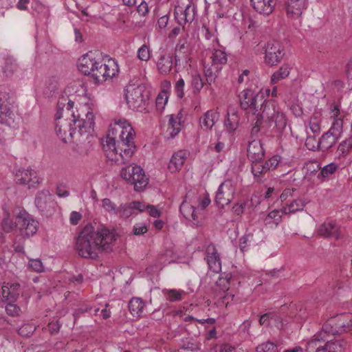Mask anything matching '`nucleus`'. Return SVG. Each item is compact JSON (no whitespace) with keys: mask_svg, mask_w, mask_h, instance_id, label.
Wrapping results in <instances>:
<instances>
[{"mask_svg":"<svg viewBox=\"0 0 352 352\" xmlns=\"http://www.w3.org/2000/svg\"><path fill=\"white\" fill-rule=\"evenodd\" d=\"M239 97L241 108L243 110H250L256 116L250 131L252 137L257 136L261 130L266 132L267 126L272 124H274L273 131L275 133H283L287 126V119L276 101L263 100V96H259L250 89L242 91Z\"/></svg>","mask_w":352,"mask_h":352,"instance_id":"obj_1","label":"nucleus"},{"mask_svg":"<svg viewBox=\"0 0 352 352\" xmlns=\"http://www.w3.org/2000/svg\"><path fill=\"white\" fill-rule=\"evenodd\" d=\"M116 239L113 232L107 228H95L86 225L76 238V250L85 258L96 260L100 253L113 251V243Z\"/></svg>","mask_w":352,"mask_h":352,"instance_id":"obj_2","label":"nucleus"},{"mask_svg":"<svg viewBox=\"0 0 352 352\" xmlns=\"http://www.w3.org/2000/svg\"><path fill=\"white\" fill-rule=\"evenodd\" d=\"M135 136V131L126 120L116 121L113 124H111L107 135L106 144H103L107 157L118 162L120 151L119 156L122 159V163L128 161L136 149L133 141Z\"/></svg>","mask_w":352,"mask_h":352,"instance_id":"obj_3","label":"nucleus"},{"mask_svg":"<svg viewBox=\"0 0 352 352\" xmlns=\"http://www.w3.org/2000/svg\"><path fill=\"white\" fill-rule=\"evenodd\" d=\"M71 116L69 122L55 126L57 135L65 143L80 141L83 134L90 133L95 124L94 115L87 105L80 107Z\"/></svg>","mask_w":352,"mask_h":352,"instance_id":"obj_4","label":"nucleus"},{"mask_svg":"<svg viewBox=\"0 0 352 352\" xmlns=\"http://www.w3.org/2000/svg\"><path fill=\"white\" fill-rule=\"evenodd\" d=\"M352 331V315L342 313L329 318L318 333L328 337H335Z\"/></svg>","mask_w":352,"mask_h":352,"instance_id":"obj_5","label":"nucleus"},{"mask_svg":"<svg viewBox=\"0 0 352 352\" xmlns=\"http://www.w3.org/2000/svg\"><path fill=\"white\" fill-rule=\"evenodd\" d=\"M12 213L16 219V226L19 227L20 234L23 239H28L36 233L38 222L23 208L16 206Z\"/></svg>","mask_w":352,"mask_h":352,"instance_id":"obj_6","label":"nucleus"},{"mask_svg":"<svg viewBox=\"0 0 352 352\" xmlns=\"http://www.w3.org/2000/svg\"><path fill=\"white\" fill-rule=\"evenodd\" d=\"M125 98L130 109L139 110L149 99V91L143 84L137 87L130 85L126 89Z\"/></svg>","mask_w":352,"mask_h":352,"instance_id":"obj_7","label":"nucleus"},{"mask_svg":"<svg viewBox=\"0 0 352 352\" xmlns=\"http://www.w3.org/2000/svg\"><path fill=\"white\" fill-rule=\"evenodd\" d=\"M120 176L129 184H133L134 190L138 192L143 190L148 183V179L139 166L122 168Z\"/></svg>","mask_w":352,"mask_h":352,"instance_id":"obj_8","label":"nucleus"},{"mask_svg":"<svg viewBox=\"0 0 352 352\" xmlns=\"http://www.w3.org/2000/svg\"><path fill=\"white\" fill-rule=\"evenodd\" d=\"M118 72V65L113 59H109L107 63L99 60L91 78L96 84L102 83L108 78L114 77Z\"/></svg>","mask_w":352,"mask_h":352,"instance_id":"obj_9","label":"nucleus"},{"mask_svg":"<svg viewBox=\"0 0 352 352\" xmlns=\"http://www.w3.org/2000/svg\"><path fill=\"white\" fill-rule=\"evenodd\" d=\"M285 54L284 47L280 42L276 40L269 41L265 45V63L270 67L277 65Z\"/></svg>","mask_w":352,"mask_h":352,"instance_id":"obj_10","label":"nucleus"},{"mask_svg":"<svg viewBox=\"0 0 352 352\" xmlns=\"http://www.w3.org/2000/svg\"><path fill=\"white\" fill-rule=\"evenodd\" d=\"M34 204L42 215L51 216L55 212L56 202L48 190L39 191L36 195Z\"/></svg>","mask_w":352,"mask_h":352,"instance_id":"obj_11","label":"nucleus"},{"mask_svg":"<svg viewBox=\"0 0 352 352\" xmlns=\"http://www.w3.org/2000/svg\"><path fill=\"white\" fill-rule=\"evenodd\" d=\"M235 188L230 180H226L219 186L216 197L215 202L221 208L228 205L234 199Z\"/></svg>","mask_w":352,"mask_h":352,"instance_id":"obj_12","label":"nucleus"},{"mask_svg":"<svg viewBox=\"0 0 352 352\" xmlns=\"http://www.w3.org/2000/svg\"><path fill=\"white\" fill-rule=\"evenodd\" d=\"M197 15V8L195 5H187L185 8L179 6L175 7L174 17L179 25L183 26L191 23Z\"/></svg>","mask_w":352,"mask_h":352,"instance_id":"obj_13","label":"nucleus"},{"mask_svg":"<svg viewBox=\"0 0 352 352\" xmlns=\"http://www.w3.org/2000/svg\"><path fill=\"white\" fill-rule=\"evenodd\" d=\"M12 98L8 93H0V123L10 125L12 118Z\"/></svg>","mask_w":352,"mask_h":352,"instance_id":"obj_14","label":"nucleus"},{"mask_svg":"<svg viewBox=\"0 0 352 352\" xmlns=\"http://www.w3.org/2000/svg\"><path fill=\"white\" fill-rule=\"evenodd\" d=\"M16 184L20 185H29V188H35L39 184L41 179L38 177L37 173L32 169H19L15 174Z\"/></svg>","mask_w":352,"mask_h":352,"instance_id":"obj_15","label":"nucleus"},{"mask_svg":"<svg viewBox=\"0 0 352 352\" xmlns=\"http://www.w3.org/2000/svg\"><path fill=\"white\" fill-rule=\"evenodd\" d=\"M329 338L324 333H317L307 342L309 352H329Z\"/></svg>","mask_w":352,"mask_h":352,"instance_id":"obj_16","label":"nucleus"},{"mask_svg":"<svg viewBox=\"0 0 352 352\" xmlns=\"http://www.w3.org/2000/svg\"><path fill=\"white\" fill-rule=\"evenodd\" d=\"M98 60L99 59H97L95 56V53L89 52L79 60L78 69L85 75L91 76Z\"/></svg>","mask_w":352,"mask_h":352,"instance_id":"obj_17","label":"nucleus"},{"mask_svg":"<svg viewBox=\"0 0 352 352\" xmlns=\"http://www.w3.org/2000/svg\"><path fill=\"white\" fill-rule=\"evenodd\" d=\"M318 234L322 236L333 238L336 240L341 237L340 227L333 221L324 222L318 229Z\"/></svg>","mask_w":352,"mask_h":352,"instance_id":"obj_18","label":"nucleus"},{"mask_svg":"<svg viewBox=\"0 0 352 352\" xmlns=\"http://www.w3.org/2000/svg\"><path fill=\"white\" fill-rule=\"evenodd\" d=\"M247 153L248 157L252 162H261L265 155L263 144L259 140L250 142Z\"/></svg>","mask_w":352,"mask_h":352,"instance_id":"obj_19","label":"nucleus"},{"mask_svg":"<svg viewBox=\"0 0 352 352\" xmlns=\"http://www.w3.org/2000/svg\"><path fill=\"white\" fill-rule=\"evenodd\" d=\"M307 0H288L286 3L287 14L298 17L302 14V11L307 9Z\"/></svg>","mask_w":352,"mask_h":352,"instance_id":"obj_20","label":"nucleus"},{"mask_svg":"<svg viewBox=\"0 0 352 352\" xmlns=\"http://www.w3.org/2000/svg\"><path fill=\"white\" fill-rule=\"evenodd\" d=\"M251 5L258 13L269 15L276 6V0H250Z\"/></svg>","mask_w":352,"mask_h":352,"instance_id":"obj_21","label":"nucleus"},{"mask_svg":"<svg viewBox=\"0 0 352 352\" xmlns=\"http://www.w3.org/2000/svg\"><path fill=\"white\" fill-rule=\"evenodd\" d=\"M207 263L210 270L215 273L221 271V263L220 256L215 247L210 246L207 248Z\"/></svg>","mask_w":352,"mask_h":352,"instance_id":"obj_22","label":"nucleus"},{"mask_svg":"<svg viewBox=\"0 0 352 352\" xmlns=\"http://www.w3.org/2000/svg\"><path fill=\"white\" fill-rule=\"evenodd\" d=\"M175 66L177 65L178 62L181 59H184L186 61L188 59V46H187V38H180L178 41L177 44L175 47V54L174 56Z\"/></svg>","mask_w":352,"mask_h":352,"instance_id":"obj_23","label":"nucleus"},{"mask_svg":"<svg viewBox=\"0 0 352 352\" xmlns=\"http://www.w3.org/2000/svg\"><path fill=\"white\" fill-rule=\"evenodd\" d=\"M173 56L170 54H162L157 62V67L162 74L169 73L173 67Z\"/></svg>","mask_w":352,"mask_h":352,"instance_id":"obj_24","label":"nucleus"},{"mask_svg":"<svg viewBox=\"0 0 352 352\" xmlns=\"http://www.w3.org/2000/svg\"><path fill=\"white\" fill-rule=\"evenodd\" d=\"M219 115L217 112L210 110L208 111L204 116L200 118L199 122L201 127H205L206 129H210L214 126V124L219 120Z\"/></svg>","mask_w":352,"mask_h":352,"instance_id":"obj_25","label":"nucleus"},{"mask_svg":"<svg viewBox=\"0 0 352 352\" xmlns=\"http://www.w3.org/2000/svg\"><path fill=\"white\" fill-rule=\"evenodd\" d=\"M3 219L1 220V228L6 233H10L12 231L14 227H16V222L13 223L10 219V212L6 204L2 206Z\"/></svg>","mask_w":352,"mask_h":352,"instance_id":"obj_26","label":"nucleus"},{"mask_svg":"<svg viewBox=\"0 0 352 352\" xmlns=\"http://www.w3.org/2000/svg\"><path fill=\"white\" fill-rule=\"evenodd\" d=\"M239 113L232 109L228 111L227 113V118L224 122V125L229 132L234 131L239 126Z\"/></svg>","mask_w":352,"mask_h":352,"instance_id":"obj_27","label":"nucleus"},{"mask_svg":"<svg viewBox=\"0 0 352 352\" xmlns=\"http://www.w3.org/2000/svg\"><path fill=\"white\" fill-rule=\"evenodd\" d=\"M306 203L301 199H294L286 206L283 207L280 209L282 214H290L295 213L298 211H301L304 209Z\"/></svg>","mask_w":352,"mask_h":352,"instance_id":"obj_28","label":"nucleus"},{"mask_svg":"<svg viewBox=\"0 0 352 352\" xmlns=\"http://www.w3.org/2000/svg\"><path fill=\"white\" fill-rule=\"evenodd\" d=\"M185 160V153L183 151H179L175 153L171 157L168 164V168L173 171L179 170L184 165Z\"/></svg>","mask_w":352,"mask_h":352,"instance_id":"obj_29","label":"nucleus"},{"mask_svg":"<svg viewBox=\"0 0 352 352\" xmlns=\"http://www.w3.org/2000/svg\"><path fill=\"white\" fill-rule=\"evenodd\" d=\"M129 310L133 316L139 317L142 312L144 303L140 298H133L128 305Z\"/></svg>","mask_w":352,"mask_h":352,"instance_id":"obj_30","label":"nucleus"},{"mask_svg":"<svg viewBox=\"0 0 352 352\" xmlns=\"http://www.w3.org/2000/svg\"><path fill=\"white\" fill-rule=\"evenodd\" d=\"M338 140L333 135H329L324 133L318 140V144L320 145V150L327 151L332 148Z\"/></svg>","mask_w":352,"mask_h":352,"instance_id":"obj_31","label":"nucleus"},{"mask_svg":"<svg viewBox=\"0 0 352 352\" xmlns=\"http://www.w3.org/2000/svg\"><path fill=\"white\" fill-rule=\"evenodd\" d=\"M201 344L193 338H184L181 340L180 348L191 352H196L201 350Z\"/></svg>","mask_w":352,"mask_h":352,"instance_id":"obj_32","label":"nucleus"},{"mask_svg":"<svg viewBox=\"0 0 352 352\" xmlns=\"http://www.w3.org/2000/svg\"><path fill=\"white\" fill-rule=\"evenodd\" d=\"M335 337L329 338V352H344L346 342L344 340H336Z\"/></svg>","mask_w":352,"mask_h":352,"instance_id":"obj_33","label":"nucleus"},{"mask_svg":"<svg viewBox=\"0 0 352 352\" xmlns=\"http://www.w3.org/2000/svg\"><path fill=\"white\" fill-rule=\"evenodd\" d=\"M289 74V68L287 65H283L279 69L275 72L272 77L271 82L273 84L277 83L279 80H283L288 76Z\"/></svg>","mask_w":352,"mask_h":352,"instance_id":"obj_34","label":"nucleus"},{"mask_svg":"<svg viewBox=\"0 0 352 352\" xmlns=\"http://www.w3.org/2000/svg\"><path fill=\"white\" fill-rule=\"evenodd\" d=\"M180 122H177L171 115L168 121L167 132H169V138H174L180 132Z\"/></svg>","mask_w":352,"mask_h":352,"instance_id":"obj_35","label":"nucleus"},{"mask_svg":"<svg viewBox=\"0 0 352 352\" xmlns=\"http://www.w3.org/2000/svg\"><path fill=\"white\" fill-rule=\"evenodd\" d=\"M252 163V173H253L255 178H258V182H261V179H259L260 177L268 172L264 163L262 164L261 162H256Z\"/></svg>","mask_w":352,"mask_h":352,"instance_id":"obj_36","label":"nucleus"},{"mask_svg":"<svg viewBox=\"0 0 352 352\" xmlns=\"http://www.w3.org/2000/svg\"><path fill=\"white\" fill-rule=\"evenodd\" d=\"M352 149V137H349L345 140L341 142L338 147V153L339 155L346 156Z\"/></svg>","mask_w":352,"mask_h":352,"instance_id":"obj_37","label":"nucleus"},{"mask_svg":"<svg viewBox=\"0 0 352 352\" xmlns=\"http://www.w3.org/2000/svg\"><path fill=\"white\" fill-rule=\"evenodd\" d=\"M191 79V87L194 94H197L200 92L201 89L204 87V81L199 74L195 73L192 74Z\"/></svg>","mask_w":352,"mask_h":352,"instance_id":"obj_38","label":"nucleus"},{"mask_svg":"<svg viewBox=\"0 0 352 352\" xmlns=\"http://www.w3.org/2000/svg\"><path fill=\"white\" fill-rule=\"evenodd\" d=\"M2 301L3 302H16L18 299V294L12 292V290L8 288V285L6 283L2 286Z\"/></svg>","mask_w":352,"mask_h":352,"instance_id":"obj_39","label":"nucleus"},{"mask_svg":"<svg viewBox=\"0 0 352 352\" xmlns=\"http://www.w3.org/2000/svg\"><path fill=\"white\" fill-rule=\"evenodd\" d=\"M213 66L217 64H226L227 63V54L224 50H215L212 56Z\"/></svg>","mask_w":352,"mask_h":352,"instance_id":"obj_40","label":"nucleus"},{"mask_svg":"<svg viewBox=\"0 0 352 352\" xmlns=\"http://www.w3.org/2000/svg\"><path fill=\"white\" fill-rule=\"evenodd\" d=\"M231 274H224L217 280L216 284L223 292L228 291L230 288Z\"/></svg>","mask_w":352,"mask_h":352,"instance_id":"obj_41","label":"nucleus"},{"mask_svg":"<svg viewBox=\"0 0 352 352\" xmlns=\"http://www.w3.org/2000/svg\"><path fill=\"white\" fill-rule=\"evenodd\" d=\"M256 352H278V346L272 342H266L256 348Z\"/></svg>","mask_w":352,"mask_h":352,"instance_id":"obj_42","label":"nucleus"},{"mask_svg":"<svg viewBox=\"0 0 352 352\" xmlns=\"http://www.w3.org/2000/svg\"><path fill=\"white\" fill-rule=\"evenodd\" d=\"M194 206L189 205L186 203V198L182 201V204L179 207V211L182 213V214L184 216V217L186 219H190V214H193V209Z\"/></svg>","mask_w":352,"mask_h":352,"instance_id":"obj_43","label":"nucleus"},{"mask_svg":"<svg viewBox=\"0 0 352 352\" xmlns=\"http://www.w3.org/2000/svg\"><path fill=\"white\" fill-rule=\"evenodd\" d=\"M337 169V165L334 163H331L324 166L322 169L320 173L318 175V178L320 177H327L330 175L334 173V172Z\"/></svg>","mask_w":352,"mask_h":352,"instance_id":"obj_44","label":"nucleus"},{"mask_svg":"<svg viewBox=\"0 0 352 352\" xmlns=\"http://www.w3.org/2000/svg\"><path fill=\"white\" fill-rule=\"evenodd\" d=\"M15 302H6V311L8 315L14 317L19 316L21 308L14 303Z\"/></svg>","mask_w":352,"mask_h":352,"instance_id":"obj_45","label":"nucleus"},{"mask_svg":"<svg viewBox=\"0 0 352 352\" xmlns=\"http://www.w3.org/2000/svg\"><path fill=\"white\" fill-rule=\"evenodd\" d=\"M36 327L31 324H25L22 325L19 329L17 332L19 335L23 337H30L35 331Z\"/></svg>","mask_w":352,"mask_h":352,"instance_id":"obj_46","label":"nucleus"},{"mask_svg":"<svg viewBox=\"0 0 352 352\" xmlns=\"http://www.w3.org/2000/svg\"><path fill=\"white\" fill-rule=\"evenodd\" d=\"M306 147L310 151L320 150L318 140H316L315 135H309L305 141Z\"/></svg>","mask_w":352,"mask_h":352,"instance_id":"obj_47","label":"nucleus"},{"mask_svg":"<svg viewBox=\"0 0 352 352\" xmlns=\"http://www.w3.org/2000/svg\"><path fill=\"white\" fill-rule=\"evenodd\" d=\"M120 216L125 219L129 218L133 213L131 203L129 204L121 205L120 209L117 211Z\"/></svg>","mask_w":352,"mask_h":352,"instance_id":"obj_48","label":"nucleus"},{"mask_svg":"<svg viewBox=\"0 0 352 352\" xmlns=\"http://www.w3.org/2000/svg\"><path fill=\"white\" fill-rule=\"evenodd\" d=\"M214 352H235L236 349L234 346L228 343H223L216 344L213 348Z\"/></svg>","mask_w":352,"mask_h":352,"instance_id":"obj_49","label":"nucleus"},{"mask_svg":"<svg viewBox=\"0 0 352 352\" xmlns=\"http://www.w3.org/2000/svg\"><path fill=\"white\" fill-rule=\"evenodd\" d=\"M280 212L281 211L278 210L271 211L265 219L266 223H270L271 220L273 219L276 225H278L281 219V215L279 214Z\"/></svg>","mask_w":352,"mask_h":352,"instance_id":"obj_50","label":"nucleus"},{"mask_svg":"<svg viewBox=\"0 0 352 352\" xmlns=\"http://www.w3.org/2000/svg\"><path fill=\"white\" fill-rule=\"evenodd\" d=\"M138 58L143 61H148L150 58V51L146 45H143L138 51Z\"/></svg>","mask_w":352,"mask_h":352,"instance_id":"obj_51","label":"nucleus"},{"mask_svg":"<svg viewBox=\"0 0 352 352\" xmlns=\"http://www.w3.org/2000/svg\"><path fill=\"white\" fill-rule=\"evenodd\" d=\"M168 96L167 92L163 91L161 92L156 98V107L158 109H163L164 108V105L166 104L168 101Z\"/></svg>","mask_w":352,"mask_h":352,"instance_id":"obj_52","label":"nucleus"},{"mask_svg":"<svg viewBox=\"0 0 352 352\" xmlns=\"http://www.w3.org/2000/svg\"><path fill=\"white\" fill-rule=\"evenodd\" d=\"M279 163V157L278 155H274L267 161H266L264 164L267 170L269 172L270 170H274Z\"/></svg>","mask_w":352,"mask_h":352,"instance_id":"obj_53","label":"nucleus"},{"mask_svg":"<svg viewBox=\"0 0 352 352\" xmlns=\"http://www.w3.org/2000/svg\"><path fill=\"white\" fill-rule=\"evenodd\" d=\"M28 265L35 272H41L43 271V263L40 259H30Z\"/></svg>","mask_w":352,"mask_h":352,"instance_id":"obj_54","label":"nucleus"},{"mask_svg":"<svg viewBox=\"0 0 352 352\" xmlns=\"http://www.w3.org/2000/svg\"><path fill=\"white\" fill-rule=\"evenodd\" d=\"M148 228L145 223H139L134 225L132 233L134 235H142L146 232H147Z\"/></svg>","mask_w":352,"mask_h":352,"instance_id":"obj_55","label":"nucleus"},{"mask_svg":"<svg viewBox=\"0 0 352 352\" xmlns=\"http://www.w3.org/2000/svg\"><path fill=\"white\" fill-rule=\"evenodd\" d=\"M274 316H275V314L272 312H269L261 315L259 318V324L265 327L270 326V320H273L272 318H274Z\"/></svg>","mask_w":352,"mask_h":352,"instance_id":"obj_56","label":"nucleus"},{"mask_svg":"<svg viewBox=\"0 0 352 352\" xmlns=\"http://www.w3.org/2000/svg\"><path fill=\"white\" fill-rule=\"evenodd\" d=\"M204 74L206 77V82L208 85H211L212 82H214L217 78V74L213 72L212 68L208 67L204 69Z\"/></svg>","mask_w":352,"mask_h":352,"instance_id":"obj_57","label":"nucleus"},{"mask_svg":"<svg viewBox=\"0 0 352 352\" xmlns=\"http://www.w3.org/2000/svg\"><path fill=\"white\" fill-rule=\"evenodd\" d=\"M102 207L108 212H113L117 213L116 206L111 199L104 198L102 200Z\"/></svg>","mask_w":352,"mask_h":352,"instance_id":"obj_58","label":"nucleus"},{"mask_svg":"<svg viewBox=\"0 0 352 352\" xmlns=\"http://www.w3.org/2000/svg\"><path fill=\"white\" fill-rule=\"evenodd\" d=\"M184 80L183 78H179L175 83V91L177 96L179 98H182L184 96Z\"/></svg>","mask_w":352,"mask_h":352,"instance_id":"obj_59","label":"nucleus"},{"mask_svg":"<svg viewBox=\"0 0 352 352\" xmlns=\"http://www.w3.org/2000/svg\"><path fill=\"white\" fill-rule=\"evenodd\" d=\"M67 96H62L58 101L57 105L58 107V110L56 113V119H60L61 118V111H63V109L67 107Z\"/></svg>","mask_w":352,"mask_h":352,"instance_id":"obj_60","label":"nucleus"},{"mask_svg":"<svg viewBox=\"0 0 352 352\" xmlns=\"http://www.w3.org/2000/svg\"><path fill=\"white\" fill-rule=\"evenodd\" d=\"M16 69V65L10 60H7L3 67V72L7 76L12 75Z\"/></svg>","mask_w":352,"mask_h":352,"instance_id":"obj_61","label":"nucleus"},{"mask_svg":"<svg viewBox=\"0 0 352 352\" xmlns=\"http://www.w3.org/2000/svg\"><path fill=\"white\" fill-rule=\"evenodd\" d=\"M47 88L50 94L55 93L58 89V82L55 78H50L47 83Z\"/></svg>","mask_w":352,"mask_h":352,"instance_id":"obj_62","label":"nucleus"},{"mask_svg":"<svg viewBox=\"0 0 352 352\" xmlns=\"http://www.w3.org/2000/svg\"><path fill=\"white\" fill-rule=\"evenodd\" d=\"M309 127L314 133H318L320 131V122L316 118H311L309 122Z\"/></svg>","mask_w":352,"mask_h":352,"instance_id":"obj_63","label":"nucleus"},{"mask_svg":"<svg viewBox=\"0 0 352 352\" xmlns=\"http://www.w3.org/2000/svg\"><path fill=\"white\" fill-rule=\"evenodd\" d=\"M329 112L331 114V118L332 119H340L338 116L340 113V107L338 104L335 102L332 103L330 106Z\"/></svg>","mask_w":352,"mask_h":352,"instance_id":"obj_64","label":"nucleus"}]
</instances>
